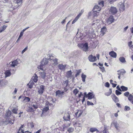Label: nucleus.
<instances>
[{
    "label": "nucleus",
    "instance_id": "f257e3e1",
    "mask_svg": "<svg viewBox=\"0 0 133 133\" xmlns=\"http://www.w3.org/2000/svg\"><path fill=\"white\" fill-rule=\"evenodd\" d=\"M48 62V59L44 58L43 59L41 62V64L39 66H38V68L41 70H44L43 68L45 67V66L47 65Z\"/></svg>",
    "mask_w": 133,
    "mask_h": 133
},
{
    "label": "nucleus",
    "instance_id": "f03ea898",
    "mask_svg": "<svg viewBox=\"0 0 133 133\" xmlns=\"http://www.w3.org/2000/svg\"><path fill=\"white\" fill-rule=\"evenodd\" d=\"M22 0H14L13 2L14 5H12L11 8L15 9L21 5L22 3Z\"/></svg>",
    "mask_w": 133,
    "mask_h": 133
},
{
    "label": "nucleus",
    "instance_id": "7ed1b4c3",
    "mask_svg": "<svg viewBox=\"0 0 133 133\" xmlns=\"http://www.w3.org/2000/svg\"><path fill=\"white\" fill-rule=\"evenodd\" d=\"M78 47L85 51H87L88 50V45L87 43L84 44H80L78 45Z\"/></svg>",
    "mask_w": 133,
    "mask_h": 133
},
{
    "label": "nucleus",
    "instance_id": "20e7f679",
    "mask_svg": "<svg viewBox=\"0 0 133 133\" xmlns=\"http://www.w3.org/2000/svg\"><path fill=\"white\" fill-rule=\"evenodd\" d=\"M49 61H50L54 65H56L58 64V59L50 55L49 56Z\"/></svg>",
    "mask_w": 133,
    "mask_h": 133
},
{
    "label": "nucleus",
    "instance_id": "39448f33",
    "mask_svg": "<svg viewBox=\"0 0 133 133\" xmlns=\"http://www.w3.org/2000/svg\"><path fill=\"white\" fill-rule=\"evenodd\" d=\"M114 21L113 16H111L106 20V23L108 25H109L113 22Z\"/></svg>",
    "mask_w": 133,
    "mask_h": 133
},
{
    "label": "nucleus",
    "instance_id": "423d86ee",
    "mask_svg": "<svg viewBox=\"0 0 133 133\" xmlns=\"http://www.w3.org/2000/svg\"><path fill=\"white\" fill-rule=\"evenodd\" d=\"M118 6L121 11L123 12L125 10L124 5V1L119 3L118 5Z\"/></svg>",
    "mask_w": 133,
    "mask_h": 133
},
{
    "label": "nucleus",
    "instance_id": "0eeeda50",
    "mask_svg": "<svg viewBox=\"0 0 133 133\" xmlns=\"http://www.w3.org/2000/svg\"><path fill=\"white\" fill-rule=\"evenodd\" d=\"M41 71H39L38 73L40 77L44 79L46 77V74L45 71L41 70Z\"/></svg>",
    "mask_w": 133,
    "mask_h": 133
},
{
    "label": "nucleus",
    "instance_id": "6e6552de",
    "mask_svg": "<svg viewBox=\"0 0 133 133\" xmlns=\"http://www.w3.org/2000/svg\"><path fill=\"white\" fill-rule=\"evenodd\" d=\"M99 12L97 11H93L90 12L89 13V16H92L94 17H96L98 15Z\"/></svg>",
    "mask_w": 133,
    "mask_h": 133
},
{
    "label": "nucleus",
    "instance_id": "1a4fd4ad",
    "mask_svg": "<svg viewBox=\"0 0 133 133\" xmlns=\"http://www.w3.org/2000/svg\"><path fill=\"white\" fill-rule=\"evenodd\" d=\"M8 81L3 79L0 80V87H4L8 84Z\"/></svg>",
    "mask_w": 133,
    "mask_h": 133
},
{
    "label": "nucleus",
    "instance_id": "9d476101",
    "mask_svg": "<svg viewBox=\"0 0 133 133\" xmlns=\"http://www.w3.org/2000/svg\"><path fill=\"white\" fill-rule=\"evenodd\" d=\"M44 91V86L41 85L38 88V92L39 94L41 95L43 94Z\"/></svg>",
    "mask_w": 133,
    "mask_h": 133
},
{
    "label": "nucleus",
    "instance_id": "9b49d317",
    "mask_svg": "<svg viewBox=\"0 0 133 133\" xmlns=\"http://www.w3.org/2000/svg\"><path fill=\"white\" fill-rule=\"evenodd\" d=\"M89 61L91 62H94L96 60V57L95 56H93L92 55H90L88 57Z\"/></svg>",
    "mask_w": 133,
    "mask_h": 133
},
{
    "label": "nucleus",
    "instance_id": "f8f14e48",
    "mask_svg": "<svg viewBox=\"0 0 133 133\" xmlns=\"http://www.w3.org/2000/svg\"><path fill=\"white\" fill-rule=\"evenodd\" d=\"M117 12V10L116 8L114 7H111L110 10V12L112 14H114Z\"/></svg>",
    "mask_w": 133,
    "mask_h": 133
},
{
    "label": "nucleus",
    "instance_id": "ddd939ff",
    "mask_svg": "<svg viewBox=\"0 0 133 133\" xmlns=\"http://www.w3.org/2000/svg\"><path fill=\"white\" fill-rule=\"evenodd\" d=\"M18 64V61L17 60H16L12 62H10L9 63V65L11 66H12L15 67V66H17Z\"/></svg>",
    "mask_w": 133,
    "mask_h": 133
},
{
    "label": "nucleus",
    "instance_id": "4468645a",
    "mask_svg": "<svg viewBox=\"0 0 133 133\" xmlns=\"http://www.w3.org/2000/svg\"><path fill=\"white\" fill-rule=\"evenodd\" d=\"M111 98L113 100L115 103H116L119 101L118 98L114 94H112L111 96Z\"/></svg>",
    "mask_w": 133,
    "mask_h": 133
},
{
    "label": "nucleus",
    "instance_id": "2eb2a0df",
    "mask_svg": "<svg viewBox=\"0 0 133 133\" xmlns=\"http://www.w3.org/2000/svg\"><path fill=\"white\" fill-rule=\"evenodd\" d=\"M70 115L68 113H66L64 114L63 118L65 121H68L70 119Z\"/></svg>",
    "mask_w": 133,
    "mask_h": 133
},
{
    "label": "nucleus",
    "instance_id": "dca6fc26",
    "mask_svg": "<svg viewBox=\"0 0 133 133\" xmlns=\"http://www.w3.org/2000/svg\"><path fill=\"white\" fill-rule=\"evenodd\" d=\"M118 75H123L126 73V71L124 69H121L117 71Z\"/></svg>",
    "mask_w": 133,
    "mask_h": 133
},
{
    "label": "nucleus",
    "instance_id": "f3484780",
    "mask_svg": "<svg viewBox=\"0 0 133 133\" xmlns=\"http://www.w3.org/2000/svg\"><path fill=\"white\" fill-rule=\"evenodd\" d=\"M24 127V125H22L21 127H20L18 131L17 132V133H29V131H25L24 132L23 130L22 129V128H23Z\"/></svg>",
    "mask_w": 133,
    "mask_h": 133
},
{
    "label": "nucleus",
    "instance_id": "a211bd4d",
    "mask_svg": "<svg viewBox=\"0 0 133 133\" xmlns=\"http://www.w3.org/2000/svg\"><path fill=\"white\" fill-rule=\"evenodd\" d=\"M107 30V29L105 27H104L101 28V35L102 36H103L105 34Z\"/></svg>",
    "mask_w": 133,
    "mask_h": 133
},
{
    "label": "nucleus",
    "instance_id": "6ab92c4d",
    "mask_svg": "<svg viewBox=\"0 0 133 133\" xmlns=\"http://www.w3.org/2000/svg\"><path fill=\"white\" fill-rule=\"evenodd\" d=\"M8 70H9L11 72V74H13L14 73L16 70L15 68L10 65L9 68Z\"/></svg>",
    "mask_w": 133,
    "mask_h": 133
},
{
    "label": "nucleus",
    "instance_id": "aec40b11",
    "mask_svg": "<svg viewBox=\"0 0 133 133\" xmlns=\"http://www.w3.org/2000/svg\"><path fill=\"white\" fill-rule=\"evenodd\" d=\"M101 7L97 5H95L93 9V11H97L99 12L101 10Z\"/></svg>",
    "mask_w": 133,
    "mask_h": 133
},
{
    "label": "nucleus",
    "instance_id": "412c9836",
    "mask_svg": "<svg viewBox=\"0 0 133 133\" xmlns=\"http://www.w3.org/2000/svg\"><path fill=\"white\" fill-rule=\"evenodd\" d=\"M112 124L114 125L117 130H118L119 125V124L118 123H117V122L114 121L111 123V125H112Z\"/></svg>",
    "mask_w": 133,
    "mask_h": 133
},
{
    "label": "nucleus",
    "instance_id": "4be33fe9",
    "mask_svg": "<svg viewBox=\"0 0 133 133\" xmlns=\"http://www.w3.org/2000/svg\"><path fill=\"white\" fill-rule=\"evenodd\" d=\"M94 95L93 93L89 92L87 94V97L89 99H91L94 97Z\"/></svg>",
    "mask_w": 133,
    "mask_h": 133
},
{
    "label": "nucleus",
    "instance_id": "5701e85b",
    "mask_svg": "<svg viewBox=\"0 0 133 133\" xmlns=\"http://www.w3.org/2000/svg\"><path fill=\"white\" fill-rule=\"evenodd\" d=\"M109 55L112 57L116 58L117 57L116 53L113 51H111L109 53Z\"/></svg>",
    "mask_w": 133,
    "mask_h": 133
},
{
    "label": "nucleus",
    "instance_id": "b1692460",
    "mask_svg": "<svg viewBox=\"0 0 133 133\" xmlns=\"http://www.w3.org/2000/svg\"><path fill=\"white\" fill-rule=\"evenodd\" d=\"M66 66V65H63L62 64H60L58 66V68L61 70H64Z\"/></svg>",
    "mask_w": 133,
    "mask_h": 133
},
{
    "label": "nucleus",
    "instance_id": "393cba45",
    "mask_svg": "<svg viewBox=\"0 0 133 133\" xmlns=\"http://www.w3.org/2000/svg\"><path fill=\"white\" fill-rule=\"evenodd\" d=\"M38 104L36 102L32 103L31 104V106L35 109H36L38 108Z\"/></svg>",
    "mask_w": 133,
    "mask_h": 133
},
{
    "label": "nucleus",
    "instance_id": "a878e982",
    "mask_svg": "<svg viewBox=\"0 0 133 133\" xmlns=\"http://www.w3.org/2000/svg\"><path fill=\"white\" fill-rule=\"evenodd\" d=\"M5 77H6L10 76L11 74V72L9 70H8L6 71L5 73Z\"/></svg>",
    "mask_w": 133,
    "mask_h": 133
},
{
    "label": "nucleus",
    "instance_id": "bb28decb",
    "mask_svg": "<svg viewBox=\"0 0 133 133\" xmlns=\"http://www.w3.org/2000/svg\"><path fill=\"white\" fill-rule=\"evenodd\" d=\"M11 112L9 110L7 111L6 112L5 114V117H10L11 116Z\"/></svg>",
    "mask_w": 133,
    "mask_h": 133
},
{
    "label": "nucleus",
    "instance_id": "cd10ccee",
    "mask_svg": "<svg viewBox=\"0 0 133 133\" xmlns=\"http://www.w3.org/2000/svg\"><path fill=\"white\" fill-rule=\"evenodd\" d=\"M23 101L25 102H28L30 100V98L28 97H23Z\"/></svg>",
    "mask_w": 133,
    "mask_h": 133
},
{
    "label": "nucleus",
    "instance_id": "c85d7f7f",
    "mask_svg": "<svg viewBox=\"0 0 133 133\" xmlns=\"http://www.w3.org/2000/svg\"><path fill=\"white\" fill-rule=\"evenodd\" d=\"M64 93L63 91H61L60 90H58L56 92V95L57 96L59 97L61 95H62Z\"/></svg>",
    "mask_w": 133,
    "mask_h": 133
},
{
    "label": "nucleus",
    "instance_id": "c756f323",
    "mask_svg": "<svg viewBox=\"0 0 133 133\" xmlns=\"http://www.w3.org/2000/svg\"><path fill=\"white\" fill-rule=\"evenodd\" d=\"M48 103L47 104V105H46V106L43 108V111L44 112H46L49 109V107H48L49 106L48 105V104H49V103L48 102L46 103V104H47V103Z\"/></svg>",
    "mask_w": 133,
    "mask_h": 133
},
{
    "label": "nucleus",
    "instance_id": "7c9ffc66",
    "mask_svg": "<svg viewBox=\"0 0 133 133\" xmlns=\"http://www.w3.org/2000/svg\"><path fill=\"white\" fill-rule=\"evenodd\" d=\"M128 99L132 104H133V96L131 94L129 95Z\"/></svg>",
    "mask_w": 133,
    "mask_h": 133
},
{
    "label": "nucleus",
    "instance_id": "2f4dec72",
    "mask_svg": "<svg viewBox=\"0 0 133 133\" xmlns=\"http://www.w3.org/2000/svg\"><path fill=\"white\" fill-rule=\"evenodd\" d=\"M119 60L122 63H125L126 62L125 58L123 57H120L119 58Z\"/></svg>",
    "mask_w": 133,
    "mask_h": 133
},
{
    "label": "nucleus",
    "instance_id": "473e14b6",
    "mask_svg": "<svg viewBox=\"0 0 133 133\" xmlns=\"http://www.w3.org/2000/svg\"><path fill=\"white\" fill-rule=\"evenodd\" d=\"M34 84V83L32 81H30L28 84V85L29 88L31 89L32 88Z\"/></svg>",
    "mask_w": 133,
    "mask_h": 133
},
{
    "label": "nucleus",
    "instance_id": "72a5a7b5",
    "mask_svg": "<svg viewBox=\"0 0 133 133\" xmlns=\"http://www.w3.org/2000/svg\"><path fill=\"white\" fill-rule=\"evenodd\" d=\"M38 77L37 75L36 74L35 75L32 77V79L34 82H36L38 81Z\"/></svg>",
    "mask_w": 133,
    "mask_h": 133
},
{
    "label": "nucleus",
    "instance_id": "f704fd0d",
    "mask_svg": "<svg viewBox=\"0 0 133 133\" xmlns=\"http://www.w3.org/2000/svg\"><path fill=\"white\" fill-rule=\"evenodd\" d=\"M66 76L69 78L72 76V72L71 71H68L66 72Z\"/></svg>",
    "mask_w": 133,
    "mask_h": 133
},
{
    "label": "nucleus",
    "instance_id": "c9c22d12",
    "mask_svg": "<svg viewBox=\"0 0 133 133\" xmlns=\"http://www.w3.org/2000/svg\"><path fill=\"white\" fill-rule=\"evenodd\" d=\"M87 77V76L86 75L84 74L83 73L81 75V77L82 78V80L83 82H84L85 81V79Z\"/></svg>",
    "mask_w": 133,
    "mask_h": 133
},
{
    "label": "nucleus",
    "instance_id": "e433bc0d",
    "mask_svg": "<svg viewBox=\"0 0 133 133\" xmlns=\"http://www.w3.org/2000/svg\"><path fill=\"white\" fill-rule=\"evenodd\" d=\"M90 131L92 132H93L95 131L99 132V131L96 128H90Z\"/></svg>",
    "mask_w": 133,
    "mask_h": 133
},
{
    "label": "nucleus",
    "instance_id": "4c0bfd02",
    "mask_svg": "<svg viewBox=\"0 0 133 133\" xmlns=\"http://www.w3.org/2000/svg\"><path fill=\"white\" fill-rule=\"evenodd\" d=\"M112 93V90L111 89H109V91L108 92H106L105 93V95L107 96H110Z\"/></svg>",
    "mask_w": 133,
    "mask_h": 133
},
{
    "label": "nucleus",
    "instance_id": "58836bf2",
    "mask_svg": "<svg viewBox=\"0 0 133 133\" xmlns=\"http://www.w3.org/2000/svg\"><path fill=\"white\" fill-rule=\"evenodd\" d=\"M121 89L122 91H125L128 90V88L127 87L123 86H121Z\"/></svg>",
    "mask_w": 133,
    "mask_h": 133
},
{
    "label": "nucleus",
    "instance_id": "ea45409f",
    "mask_svg": "<svg viewBox=\"0 0 133 133\" xmlns=\"http://www.w3.org/2000/svg\"><path fill=\"white\" fill-rule=\"evenodd\" d=\"M82 112L81 111H78L75 113L76 115L77 116H78V117H80L81 115L82 114Z\"/></svg>",
    "mask_w": 133,
    "mask_h": 133
},
{
    "label": "nucleus",
    "instance_id": "a19ab883",
    "mask_svg": "<svg viewBox=\"0 0 133 133\" xmlns=\"http://www.w3.org/2000/svg\"><path fill=\"white\" fill-rule=\"evenodd\" d=\"M18 109L17 108H14L12 110V111L15 114H17Z\"/></svg>",
    "mask_w": 133,
    "mask_h": 133
},
{
    "label": "nucleus",
    "instance_id": "79ce46f5",
    "mask_svg": "<svg viewBox=\"0 0 133 133\" xmlns=\"http://www.w3.org/2000/svg\"><path fill=\"white\" fill-rule=\"evenodd\" d=\"M74 130V129L73 128H69L68 130V131L69 133L72 132Z\"/></svg>",
    "mask_w": 133,
    "mask_h": 133
},
{
    "label": "nucleus",
    "instance_id": "37998d69",
    "mask_svg": "<svg viewBox=\"0 0 133 133\" xmlns=\"http://www.w3.org/2000/svg\"><path fill=\"white\" fill-rule=\"evenodd\" d=\"M28 111L29 112H34V110L32 107H29L28 109Z\"/></svg>",
    "mask_w": 133,
    "mask_h": 133
},
{
    "label": "nucleus",
    "instance_id": "c03bdc74",
    "mask_svg": "<svg viewBox=\"0 0 133 133\" xmlns=\"http://www.w3.org/2000/svg\"><path fill=\"white\" fill-rule=\"evenodd\" d=\"M99 5L100 6V7H102L104 6V2L103 1H102L98 2Z\"/></svg>",
    "mask_w": 133,
    "mask_h": 133
},
{
    "label": "nucleus",
    "instance_id": "a18cd8bd",
    "mask_svg": "<svg viewBox=\"0 0 133 133\" xmlns=\"http://www.w3.org/2000/svg\"><path fill=\"white\" fill-rule=\"evenodd\" d=\"M130 108L129 107L126 106L125 107L124 110L125 111H128L130 110Z\"/></svg>",
    "mask_w": 133,
    "mask_h": 133
},
{
    "label": "nucleus",
    "instance_id": "49530a36",
    "mask_svg": "<svg viewBox=\"0 0 133 133\" xmlns=\"http://www.w3.org/2000/svg\"><path fill=\"white\" fill-rule=\"evenodd\" d=\"M68 80H66L63 82L65 84V85L66 87H67L68 86Z\"/></svg>",
    "mask_w": 133,
    "mask_h": 133
},
{
    "label": "nucleus",
    "instance_id": "de8ad7c7",
    "mask_svg": "<svg viewBox=\"0 0 133 133\" xmlns=\"http://www.w3.org/2000/svg\"><path fill=\"white\" fill-rule=\"evenodd\" d=\"M87 104L88 105H94L93 103L90 102L88 101H87Z\"/></svg>",
    "mask_w": 133,
    "mask_h": 133
},
{
    "label": "nucleus",
    "instance_id": "09e8293b",
    "mask_svg": "<svg viewBox=\"0 0 133 133\" xmlns=\"http://www.w3.org/2000/svg\"><path fill=\"white\" fill-rule=\"evenodd\" d=\"M115 92L116 94L117 95H119L121 94L122 93L120 92L119 91L117 90H116L115 91Z\"/></svg>",
    "mask_w": 133,
    "mask_h": 133
},
{
    "label": "nucleus",
    "instance_id": "8fccbe9b",
    "mask_svg": "<svg viewBox=\"0 0 133 133\" xmlns=\"http://www.w3.org/2000/svg\"><path fill=\"white\" fill-rule=\"evenodd\" d=\"M81 70H78L77 71V72L76 74L75 75L76 77H77V76H78L80 72H81Z\"/></svg>",
    "mask_w": 133,
    "mask_h": 133
},
{
    "label": "nucleus",
    "instance_id": "3c124183",
    "mask_svg": "<svg viewBox=\"0 0 133 133\" xmlns=\"http://www.w3.org/2000/svg\"><path fill=\"white\" fill-rule=\"evenodd\" d=\"M75 125L79 127H81V123L78 122H76L75 123Z\"/></svg>",
    "mask_w": 133,
    "mask_h": 133
},
{
    "label": "nucleus",
    "instance_id": "603ef678",
    "mask_svg": "<svg viewBox=\"0 0 133 133\" xmlns=\"http://www.w3.org/2000/svg\"><path fill=\"white\" fill-rule=\"evenodd\" d=\"M78 91L77 89H76L73 90L74 93L76 95L78 92Z\"/></svg>",
    "mask_w": 133,
    "mask_h": 133
},
{
    "label": "nucleus",
    "instance_id": "864d4df0",
    "mask_svg": "<svg viewBox=\"0 0 133 133\" xmlns=\"http://www.w3.org/2000/svg\"><path fill=\"white\" fill-rule=\"evenodd\" d=\"M105 86L107 87H109L110 84L108 82H106L105 84Z\"/></svg>",
    "mask_w": 133,
    "mask_h": 133
},
{
    "label": "nucleus",
    "instance_id": "5fc2aeb1",
    "mask_svg": "<svg viewBox=\"0 0 133 133\" xmlns=\"http://www.w3.org/2000/svg\"><path fill=\"white\" fill-rule=\"evenodd\" d=\"M129 93L128 92H126L124 94L125 96L127 97L129 95Z\"/></svg>",
    "mask_w": 133,
    "mask_h": 133
},
{
    "label": "nucleus",
    "instance_id": "6e6d98bb",
    "mask_svg": "<svg viewBox=\"0 0 133 133\" xmlns=\"http://www.w3.org/2000/svg\"><path fill=\"white\" fill-rule=\"evenodd\" d=\"M17 90V89L16 88H15L14 91L12 93V94L14 95L15 94H16Z\"/></svg>",
    "mask_w": 133,
    "mask_h": 133
},
{
    "label": "nucleus",
    "instance_id": "4d7b16f0",
    "mask_svg": "<svg viewBox=\"0 0 133 133\" xmlns=\"http://www.w3.org/2000/svg\"><path fill=\"white\" fill-rule=\"evenodd\" d=\"M28 48V47H26L22 51V53L23 54L24 52H25V51H26V50Z\"/></svg>",
    "mask_w": 133,
    "mask_h": 133
},
{
    "label": "nucleus",
    "instance_id": "13d9d810",
    "mask_svg": "<svg viewBox=\"0 0 133 133\" xmlns=\"http://www.w3.org/2000/svg\"><path fill=\"white\" fill-rule=\"evenodd\" d=\"M99 20H96V22H95L94 21H93L92 23V25H94V24H96V23H97L98 22Z\"/></svg>",
    "mask_w": 133,
    "mask_h": 133
},
{
    "label": "nucleus",
    "instance_id": "bf43d9fd",
    "mask_svg": "<svg viewBox=\"0 0 133 133\" xmlns=\"http://www.w3.org/2000/svg\"><path fill=\"white\" fill-rule=\"evenodd\" d=\"M23 32L22 31V32H21L20 33V35H19V37H22L23 35Z\"/></svg>",
    "mask_w": 133,
    "mask_h": 133
},
{
    "label": "nucleus",
    "instance_id": "052dcab7",
    "mask_svg": "<svg viewBox=\"0 0 133 133\" xmlns=\"http://www.w3.org/2000/svg\"><path fill=\"white\" fill-rule=\"evenodd\" d=\"M67 17H66L63 20V21L61 22L62 24H63L64 23H65V19H66Z\"/></svg>",
    "mask_w": 133,
    "mask_h": 133
},
{
    "label": "nucleus",
    "instance_id": "680f3d73",
    "mask_svg": "<svg viewBox=\"0 0 133 133\" xmlns=\"http://www.w3.org/2000/svg\"><path fill=\"white\" fill-rule=\"evenodd\" d=\"M30 125L31 127V128H33V127H34V124H33V123H31L30 124Z\"/></svg>",
    "mask_w": 133,
    "mask_h": 133
},
{
    "label": "nucleus",
    "instance_id": "e2e57ef3",
    "mask_svg": "<svg viewBox=\"0 0 133 133\" xmlns=\"http://www.w3.org/2000/svg\"><path fill=\"white\" fill-rule=\"evenodd\" d=\"M4 31V29L2 27L0 28V33Z\"/></svg>",
    "mask_w": 133,
    "mask_h": 133
},
{
    "label": "nucleus",
    "instance_id": "0e129e2a",
    "mask_svg": "<svg viewBox=\"0 0 133 133\" xmlns=\"http://www.w3.org/2000/svg\"><path fill=\"white\" fill-rule=\"evenodd\" d=\"M116 88L120 91H122V90L121 89V88H120L119 87V86H117Z\"/></svg>",
    "mask_w": 133,
    "mask_h": 133
},
{
    "label": "nucleus",
    "instance_id": "69168bd1",
    "mask_svg": "<svg viewBox=\"0 0 133 133\" xmlns=\"http://www.w3.org/2000/svg\"><path fill=\"white\" fill-rule=\"evenodd\" d=\"M7 26L6 25H4L3 27H2V28H3V29L4 30L6 28Z\"/></svg>",
    "mask_w": 133,
    "mask_h": 133
},
{
    "label": "nucleus",
    "instance_id": "338daca9",
    "mask_svg": "<svg viewBox=\"0 0 133 133\" xmlns=\"http://www.w3.org/2000/svg\"><path fill=\"white\" fill-rule=\"evenodd\" d=\"M41 131V129H40L39 130H38V131H36V132H35V133H40Z\"/></svg>",
    "mask_w": 133,
    "mask_h": 133
},
{
    "label": "nucleus",
    "instance_id": "774afa93",
    "mask_svg": "<svg viewBox=\"0 0 133 133\" xmlns=\"http://www.w3.org/2000/svg\"><path fill=\"white\" fill-rule=\"evenodd\" d=\"M130 30L131 33L133 34V27L131 28Z\"/></svg>",
    "mask_w": 133,
    "mask_h": 133
}]
</instances>
